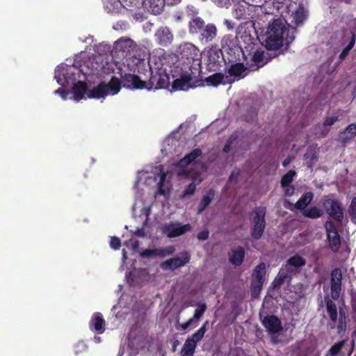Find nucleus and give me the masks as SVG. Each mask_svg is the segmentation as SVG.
Returning <instances> with one entry per match:
<instances>
[{
    "mask_svg": "<svg viewBox=\"0 0 356 356\" xmlns=\"http://www.w3.org/2000/svg\"><path fill=\"white\" fill-rule=\"evenodd\" d=\"M289 29L281 19H275L269 24L265 34L264 44L268 50H278L286 45V50L293 41V35L289 36Z\"/></svg>",
    "mask_w": 356,
    "mask_h": 356,
    "instance_id": "f257e3e1",
    "label": "nucleus"
},
{
    "mask_svg": "<svg viewBox=\"0 0 356 356\" xmlns=\"http://www.w3.org/2000/svg\"><path fill=\"white\" fill-rule=\"evenodd\" d=\"M179 53L181 58L188 60L186 68L194 70V74L201 73L202 54L199 49L191 42H184L179 45Z\"/></svg>",
    "mask_w": 356,
    "mask_h": 356,
    "instance_id": "f03ea898",
    "label": "nucleus"
},
{
    "mask_svg": "<svg viewBox=\"0 0 356 356\" xmlns=\"http://www.w3.org/2000/svg\"><path fill=\"white\" fill-rule=\"evenodd\" d=\"M121 90L120 79L113 76L109 82L101 81L97 86L92 88L88 93L90 99L105 98L108 95H115Z\"/></svg>",
    "mask_w": 356,
    "mask_h": 356,
    "instance_id": "7ed1b4c3",
    "label": "nucleus"
},
{
    "mask_svg": "<svg viewBox=\"0 0 356 356\" xmlns=\"http://www.w3.org/2000/svg\"><path fill=\"white\" fill-rule=\"evenodd\" d=\"M324 300L326 304V312L330 319L328 326L331 329L334 328L337 321H338L337 325V332L338 334L344 333L346 330L345 312L340 309L338 318V312L336 303L332 300L330 299L327 296H325Z\"/></svg>",
    "mask_w": 356,
    "mask_h": 356,
    "instance_id": "20e7f679",
    "label": "nucleus"
},
{
    "mask_svg": "<svg viewBox=\"0 0 356 356\" xmlns=\"http://www.w3.org/2000/svg\"><path fill=\"white\" fill-rule=\"evenodd\" d=\"M266 213V207L264 206L256 207L251 215V223L252 227L251 228V236L254 240H259L264 234V230L266 227L265 220Z\"/></svg>",
    "mask_w": 356,
    "mask_h": 356,
    "instance_id": "39448f33",
    "label": "nucleus"
},
{
    "mask_svg": "<svg viewBox=\"0 0 356 356\" xmlns=\"http://www.w3.org/2000/svg\"><path fill=\"white\" fill-rule=\"evenodd\" d=\"M321 204L326 213L332 218L339 223L343 222L344 213L342 204L333 195H325L321 200Z\"/></svg>",
    "mask_w": 356,
    "mask_h": 356,
    "instance_id": "423d86ee",
    "label": "nucleus"
},
{
    "mask_svg": "<svg viewBox=\"0 0 356 356\" xmlns=\"http://www.w3.org/2000/svg\"><path fill=\"white\" fill-rule=\"evenodd\" d=\"M200 74H194V70L190 68H186L180 74V77L174 80L172 84V90H188L191 88L196 86L195 83L191 81L197 78Z\"/></svg>",
    "mask_w": 356,
    "mask_h": 356,
    "instance_id": "0eeeda50",
    "label": "nucleus"
},
{
    "mask_svg": "<svg viewBox=\"0 0 356 356\" xmlns=\"http://www.w3.org/2000/svg\"><path fill=\"white\" fill-rule=\"evenodd\" d=\"M265 275L266 264L264 262H261L255 267L252 273L251 283L252 296L256 297L260 293L264 285Z\"/></svg>",
    "mask_w": 356,
    "mask_h": 356,
    "instance_id": "6e6552de",
    "label": "nucleus"
},
{
    "mask_svg": "<svg viewBox=\"0 0 356 356\" xmlns=\"http://www.w3.org/2000/svg\"><path fill=\"white\" fill-rule=\"evenodd\" d=\"M325 228L330 248L334 252H336L339 250L341 245V237L338 229L334 223L331 220H327L325 222Z\"/></svg>",
    "mask_w": 356,
    "mask_h": 356,
    "instance_id": "1a4fd4ad",
    "label": "nucleus"
},
{
    "mask_svg": "<svg viewBox=\"0 0 356 356\" xmlns=\"http://www.w3.org/2000/svg\"><path fill=\"white\" fill-rule=\"evenodd\" d=\"M224 62V54L221 49L211 47L207 51V67L210 71H218Z\"/></svg>",
    "mask_w": 356,
    "mask_h": 356,
    "instance_id": "9d476101",
    "label": "nucleus"
},
{
    "mask_svg": "<svg viewBox=\"0 0 356 356\" xmlns=\"http://www.w3.org/2000/svg\"><path fill=\"white\" fill-rule=\"evenodd\" d=\"M181 257H175L162 262L161 267L163 270H175L187 264L191 259V254L187 251H184L180 254Z\"/></svg>",
    "mask_w": 356,
    "mask_h": 356,
    "instance_id": "9b49d317",
    "label": "nucleus"
},
{
    "mask_svg": "<svg viewBox=\"0 0 356 356\" xmlns=\"http://www.w3.org/2000/svg\"><path fill=\"white\" fill-rule=\"evenodd\" d=\"M306 260L299 254L289 258L282 267L291 277L300 272V268L305 266Z\"/></svg>",
    "mask_w": 356,
    "mask_h": 356,
    "instance_id": "f8f14e48",
    "label": "nucleus"
},
{
    "mask_svg": "<svg viewBox=\"0 0 356 356\" xmlns=\"http://www.w3.org/2000/svg\"><path fill=\"white\" fill-rule=\"evenodd\" d=\"M217 33L216 26L213 23H208L196 35H197V38L201 44H207L215 40Z\"/></svg>",
    "mask_w": 356,
    "mask_h": 356,
    "instance_id": "ddd939ff",
    "label": "nucleus"
},
{
    "mask_svg": "<svg viewBox=\"0 0 356 356\" xmlns=\"http://www.w3.org/2000/svg\"><path fill=\"white\" fill-rule=\"evenodd\" d=\"M121 86L127 88L143 89L146 87V81H142L138 75L125 73L121 75Z\"/></svg>",
    "mask_w": 356,
    "mask_h": 356,
    "instance_id": "4468645a",
    "label": "nucleus"
},
{
    "mask_svg": "<svg viewBox=\"0 0 356 356\" xmlns=\"http://www.w3.org/2000/svg\"><path fill=\"white\" fill-rule=\"evenodd\" d=\"M154 39L159 46L167 47L172 44L174 35L168 27L161 26L156 31Z\"/></svg>",
    "mask_w": 356,
    "mask_h": 356,
    "instance_id": "2eb2a0df",
    "label": "nucleus"
},
{
    "mask_svg": "<svg viewBox=\"0 0 356 356\" xmlns=\"http://www.w3.org/2000/svg\"><path fill=\"white\" fill-rule=\"evenodd\" d=\"M191 229L192 227L189 223L181 225L178 222H172L164 227L163 232L168 237L175 238L184 234L187 232L191 231Z\"/></svg>",
    "mask_w": 356,
    "mask_h": 356,
    "instance_id": "dca6fc26",
    "label": "nucleus"
},
{
    "mask_svg": "<svg viewBox=\"0 0 356 356\" xmlns=\"http://www.w3.org/2000/svg\"><path fill=\"white\" fill-rule=\"evenodd\" d=\"M263 326L270 334L279 333L282 330L280 319L275 315H267L261 321Z\"/></svg>",
    "mask_w": 356,
    "mask_h": 356,
    "instance_id": "f3484780",
    "label": "nucleus"
},
{
    "mask_svg": "<svg viewBox=\"0 0 356 356\" xmlns=\"http://www.w3.org/2000/svg\"><path fill=\"white\" fill-rule=\"evenodd\" d=\"M175 251L173 245H169L161 249H145L140 252V256L143 258L159 257L163 258L165 257L172 254Z\"/></svg>",
    "mask_w": 356,
    "mask_h": 356,
    "instance_id": "a211bd4d",
    "label": "nucleus"
},
{
    "mask_svg": "<svg viewBox=\"0 0 356 356\" xmlns=\"http://www.w3.org/2000/svg\"><path fill=\"white\" fill-rule=\"evenodd\" d=\"M225 52L224 62L225 64L239 62L241 54H244L243 48L236 45L225 48Z\"/></svg>",
    "mask_w": 356,
    "mask_h": 356,
    "instance_id": "6ab92c4d",
    "label": "nucleus"
},
{
    "mask_svg": "<svg viewBox=\"0 0 356 356\" xmlns=\"http://www.w3.org/2000/svg\"><path fill=\"white\" fill-rule=\"evenodd\" d=\"M188 15H191L188 22V31L191 34L196 35L207 24L202 17L197 16L196 10L193 11V13H188Z\"/></svg>",
    "mask_w": 356,
    "mask_h": 356,
    "instance_id": "aec40b11",
    "label": "nucleus"
},
{
    "mask_svg": "<svg viewBox=\"0 0 356 356\" xmlns=\"http://www.w3.org/2000/svg\"><path fill=\"white\" fill-rule=\"evenodd\" d=\"M230 66L227 70V72L230 76H234L236 79L240 80L244 78L247 74V67L243 63L236 62L229 64Z\"/></svg>",
    "mask_w": 356,
    "mask_h": 356,
    "instance_id": "412c9836",
    "label": "nucleus"
},
{
    "mask_svg": "<svg viewBox=\"0 0 356 356\" xmlns=\"http://www.w3.org/2000/svg\"><path fill=\"white\" fill-rule=\"evenodd\" d=\"M134 41L127 38H121L114 44L115 51L122 52V55L125 54L126 56L134 50Z\"/></svg>",
    "mask_w": 356,
    "mask_h": 356,
    "instance_id": "4be33fe9",
    "label": "nucleus"
},
{
    "mask_svg": "<svg viewBox=\"0 0 356 356\" xmlns=\"http://www.w3.org/2000/svg\"><path fill=\"white\" fill-rule=\"evenodd\" d=\"M165 2L168 4L177 3L176 1L168 2V0H146V7L151 13L159 15L163 11Z\"/></svg>",
    "mask_w": 356,
    "mask_h": 356,
    "instance_id": "5701e85b",
    "label": "nucleus"
},
{
    "mask_svg": "<svg viewBox=\"0 0 356 356\" xmlns=\"http://www.w3.org/2000/svg\"><path fill=\"white\" fill-rule=\"evenodd\" d=\"M104 325L105 321L102 315L99 312L94 313L89 323L90 330H95L98 334H102L104 332Z\"/></svg>",
    "mask_w": 356,
    "mask_h": 356,
    "instance_id": "b1692460",
    "label": "nucleus"
},
{
    "mask_svg": "<svg viewBox=\"0 0 356 356\" xmlns=\"http://www.w3.org/2000/svg\"><path fill=\"white\" fill-rule=\"evenodd\" d=\"M245 255V250L241 246L232 249L231 252L229 254V261L234 266H238L242 264L244 261Z\"/></svg>",
    "mask_w": 356,
    "mask_h": 356,
    "instance_id": "393cba45",
    "label": "nucleus"
},
{
    "mask_svg": "<svg viewBox=\"0 0 356 356\" xmlns=\"http://www.w3.org/2000/svg\"><path fill=\"white\" fill-rule=\"evenodd\" d=\"M205 81L208 86H218L219 84L232 83V81L229 79L228 76L224 74L216 72L205 79Z\"/></svg>",
    "mask_w": 356,
    "mask_h": 356,
    "instance_id": "a878e982",
    "label": "nucleus"
},
{
    "mask_svg": "<svg viewBox=\"0 0 356 356\" xmlns=\"http://www.w3.org/2000/svg\"><path fill=\"white\" fill-rule=\"evenodd\" d=\"M202 154V151L200 148H195L191 152L186 154L182 159L179 160V164L181 167H186L200 157Z\"/></svg>",
    "mask_w": 356,
    "mask_h": 356,
    "instance_id": "bb28decb",
    "label": "nucleus"
},
{
    "mask_svg": "<svg viewBox=\"0 0 356 356\" xmlns=\"http://www.w3.org/2000/svg\"><path fill=\"white\" fill-rule=\"evenodd\" d=\"M87 90L88 86L86 83L81 81L75 83L72 88V93L74 95V98L76 101L83 99Z\"/></svg>",
    "mask_w": 356,
    "mask_h": 356,
    "instance_id": "cd10ccee",
    "label": "nucleus"
},
{
    "mask_svg": "<svg viewBox=\"0 0 356 356\" xmlns=\"http://www.w3.org/2000/svg\"><path fill=\"white\" fill-rule=\"evenodd\" d=\"M356 136V124H349L344 131L340 132L339 140L343 143H346Z\"/></svg>",
    "mask_w": 356,
    "mask_h": 356,
    "instance_id": "c85d7f7f",
    "label": "nucleus"
},
{
    "mask_svg": "<svg viewBox=\"0 0 356 356\" xmlns=\"http://www.w3.org/2000/svg\"><path fill=\"white\" fill-rule=\"evenodd\" d=\"M215 197V191L213 189H210L207 191L206 194H204L202 196V200H200L198 208H197V213H202L211 204L212 200H213Z\"/></svg>",
    "mask_w": 356,
    "mask_h": 356,
    "instance_id": "c756f323",
    "label": "nucleus"
},
{
    "mask_svg": "<svg viewBox=\"0 0 356 356\" xmlns=\"http://www.w3.org/2000/svg\"><path fill=\"white\" fill-rule=\"evenodd\" d=\"M251 60L255 63L257 67H261L269 60L265 56L264 51L261 49H257L252 52Z\"/></svg>",
    "mask_w": 356,
    "mask_h": 356,
    "instance_id": "7c9ffc66",
    "label": "nucleus"
},
{
    "mask_svg": "<svg viewBox=\"0 0 356 356\" xmlns=\"http://www.w3.org/2000/svg\"><path fill=\"white\" fill-rule=\"evenodd\" d=\"M314 194L312 192L305 193L295 204L297 209L302 210L309 205L313 200Z\"/></svg>",
    "mask_w": 356,
    "mask_h": 356,
    "instance_id": "2f4dec72",
    "label": "nucleus"
},
{
    "mask_svg": "<svg viewBox=\"0 0 356 356\" xmlns=\"http://www.w3.org/2000/svg\"><path fill=\"white\" fill-rule=\"evenodd\" d=\"M157 83L154 86V90L167 88L170 84V77L168 74L160 69L159 71Z\"/></svg>",
    "mask_w": 356,
    "mask_h": 356,
    "instance_id": "473e14b6",
    "label": "nucleus"
},
{
    "mask_svg": "<svg viewBox=\"0 0 356 356\" xmlns=\"http://www.w3.org/2000/svg\"><path fill=\"white\" fill-rule=\"evenodd\" d=\"M291 277L284 270L281 268L277 275L274 279L272 282V286L273 289L280 288L281 285L284 284V282L289 280H291Z\"/></svg>",
    "mask_w": 356,
    "mask_h": 356,
    "instance_id": "72a5a7b5",
    "label": "nucleus"
},
{
    "mask_svg": "<svg viewBox=\"0 0 356 356\" xmlns=\"http://www.w3.org/2000/svg\"><path fill=\"white\" fill-rule=\"evenodd\" d=\"M197 345L187 339L181 350V356H193Z\"/></svg>",
    "mask_w": 356,
    "mask_h": 356,
    "instance_id": "f704fd0d",
    "label": "nucleus"
},
{
    "mask_svg": "<svg viewBox=\"0 0 356 356\" xmlns=\"http://www.w3.org/2000/svg\"><path fill=\"white\" fill-rule=\"evenodd\" d=\"M209 321H206L202 327L197 330L190 338H188L189 340L193 341L195 344L197 345V343L202 340V339L204 337V334L207 330V327L209 326Z\"/></svg>",
    "mask_w": 356,
    "mask_h": 356,
    "instance_id": "c9c22d12",
    "label": "nucleus"
},
{
    "mask_svg": "<svg viewBox=\"0 0 356 356\" xmlns=\"http://www.w3.org/2000/svg\"><path fill=\"white\" fill-rule=\"evenodd\" d=\"M323 211L316 207H312L303 212V216L305 217L312 219L320 218L323 216Z\"/></svg>",
    "mask_w": 356,
    "mask_h": 356,
    "instance_id": "e433bc0d",
    "label": "nucleus"
},
{
    "mask_svg": "<svg viewBox=\"0 0 356 356\" xmlns=\"http://www.w3.org/2000/svg\"><path fill=\"white\" fill-rule=\"evenodd\" d=\"M296 175V172L293 170H289L286 174H284L281 178V186L282 188H285L286 186L291 185L293 181V177Z\"/></svg>",
    "mask_w": 356,
    "mask_h": 356,
    "instance_id": "4c0bfd02",
    "label": "nucleus"
},
{
    "mask_svg": "<svg viewBox=\"0 0 356 356\" xmlns=\"http://www.w3.org/2000/svg\"><path fill=\"white\" fill-rule=\"evenodd\" d=\"M307 18V14L303 8L298 9L293 14V20L296 26H300Z\"/></svg>",
    "mask_w": 356,
    "mask_h": 356,
    "instance_id": "58836bf2",
    "label": "nucleus"
},
{
    "mask_svg": "<svg viewBox=\"0 0 356 356\" xmlns=\"http://www.w3.org/2000/svg\"><path fill=\"white\" fill-rule=\"evenodd\" d=\"M355 40H356V38H355V34L353 33H351L350 41L349 42L348 44L343 49V51L339 54V58L340 60L345 59V58L348 56L350 51L353 48V47L355 44Z\"/></svg>",
    "mask_w": 356,
    "mask_h": 356,
    "instance_id": "ea45409f",
    "label": "nucleus"
},
{
    "mask_svg": "<svg viewBox=\"0 0 356 356\" xmlns=\"http://www.w3.org/2000/svg\"><path fill=\"white\" fill-rule=\"evenodd\" d=\"M148 66L151 76L148 80V82H146V87L145 88H147L148 90H154V86H156V83H157L159 72L156 74H154L149 64H148Z\"/></svg>",
    "mask_w": 356,
    "mask_h": 356,
    "instance_id": "a19ab883",
    "label": "nucleus"
},
{
    "mask_svg": "<svg viewBox=\"0 0 356 356\" xmlns=\"http://www.w3.org/2000/svg\"><path fill=\"white\" fill-rule=\"evenodd\" d=\"M234 15L237 19H247L246 7L242 5L237 6L234 11Z\"/></svg>",
    "mask_w": 356,
    "mask_h": 356,
    "instance_id": "79ce46f5",
    "label": "nucleus"
},
{
    "mask_svg": "<svg viewBox=\"0 0 356 356\" xmlns=\"http://www.w3.org/2000/svg\"><path fill=\"white\" fill-rule=\"evenodd\" d=\"M331 297L333 300H337L339 298L341 291V283L331 282Z\"/></svg>",
    "mask_w": 356,
    "mask_h": 356,
    "instance_id": "37998d69",
    "label": "nucleus"
},
{
    "mask_svg": "<svg viewBox=\"0 0 356 356\" xmlns=\"http://www.w3.org/2000/svg\"><path fill=\"white\" fill-rule=\"evenodd\" d=\"M348 215L353 223L356 224V197H354L348 209Z\"/></svg>",
    "mask_w": 356,
    "mask_h": 356,
    "instance_id": "c03bdc74",
    "label": "nucleus"
},
{
    "mask_svg": "<svg viewBox=\"0 0 356 356\" xmlns=\"http://www.w3.org/2000/svg\"><path fill=\"white\" fill-rule=\"evenodd\" d=\"M346 343V340H341L340 341H338L335 343L334 345L331 346V348L329 350V353L331 356H336L339 354V353L341 351V350L344 346V344Z\"/></svg>",
    "mask_w": 356,
    "mask_h": 356,
    "instance_id": "a18cd8bd",
    "label": "nucleus"
},
{
    "mask_svg": "<svg viewBox=\"0 0 356 356\" xmlns=\"http://www.w3.org/2000/svg\"><path fill=\"white\" fill-rule=\"evenodd\" d=\"M207 309V305L205 303H202L198 306V307L195 310V314L191 319L193 321H198L204 314Z\"/></svg>",
    "mask_w": 356,
    "mask_h": 356,
    "instance_id": "49530a36",
    "label": "nucleus"
},
{
    "mask_svg": "<svg viewBox=\"0 0 356 356\" xmlns=\"http://www.w3.org/2000/svg\"><path fill=\"white\" fill-rule=\"evenodd\" d=\"M342 273L339 268H334L331 272V282L335 283H341Z\"/></svg>",
    "mask_w": 356,
    "mask_h": 356,
    "instance_id": "de8ad7c7",
    "label": "nucleus"
},
{
    "mask_svg": "<svg viewBox=\"0 0 356 356\" xmlns=\"http://www.w3.org/2000/svg\"><path fill=\"white\" fill-rule=\"evenodd\" d=\"M196 190V185L194 182L190 183L184 189L182 193V197H185L193 195Z\"/></svg>",
    "mask_w": 356,
    "mask_h": 356,
    "instance_id": "09e8293b",
    "label": "nucleus"
},
{
    "mask_svg": "<svg viewBox=\"0 0 356 356\" xmlns=\"http://www.w3.org/2000/svg\"><path fill=\"white\" fill-rule=\"evenodd\" d=\"M166 179V174L165 172H161L160 180L158 183V193L160 195H165V190L163 188L164 182Z\"/></svg>",
    "mask_w": 356,
    "mask_h": 356,
    "instance_id": "8fccbe9b",
    "label": "nucleus"
},
{
    "mask_svg": "<svg viewBox=\"0 0 356 356\" xmlns=\"http://www.w3.org/2000/svg\"><path fill=\"white\" fill-rule=\"evenodd\" d=\"M87 348L88 347L84 342L79 341L74 346V353L76 355H79L81 353L86 351Z\"/></svg>",
    "mask_w": 356,
    "mask_h": 356,
    "instance_id": "3c124183",
    "label": "nucleus"
},
{
    "mask_svg": "<svg viewBox=\"0 0 356 356\" xmlns=\"http://www.w3.org/2000/svg\"><path fill=\"white\" fill-rule=\"evenodd\" d=\"M110 246L114 250L120 249L121 246V241L116 236H112L111 238Z\"/></svg>",
    "mask_w": 356,
    "mask_h": 356,
    "instance_id": "603ef678",
    "label": "nucleus"
},
{
    "mask_svg": "<svg viewBox=\"0 0 356 356\" xmlns=\"http://www.w3.org/2000/svg\"><path fill=\"white\" fill-rule=\"evenodd\" d=\"M122 5L124 8H134L138 7V1L137 0H121Z\"/></svg>",
    "mask_w": 356,
    "mask_h": 356,
    "instance_id": "864d4df0",
    "label": "nucleus"
},
{
    "mask_svg": "<svg viewBox=\"0 0 356 356\" xmlns=\"http://www.w3.org/2000/svg\"><path fill=\"white\" fill-rule=\"evenodd\" d=\"M339 120L338 116L327 117L323 122L324 127H328L334 124Z\"/></svg>",
    "mask_w": 356,
    "mask_h": 356,
    "instance_id": "5fc2aeb1",
    "label": "nucleus"
},
{
    "mask_svg": "<svg viewBox=\"0 0 356 356\" xmlns=\"http://www.w3.org/2000/svg\"><path fill=\"white\" fill-rule=\"evenodd\" d=\"M209 232L207 229L203 230L197 234V238L199 241H206L209 238Z\"/></svg>",
    "mask_w": 356,
    "mask_h": 356,
    "instance_id": "6e6d98bb",
    "label": "nucleus"
},
{
    "mask_svg": "<svg viewBox=\"0 0 356 356\" xmlns=\"http://www.w3.org/2000/svg\"><path fill=\"white\" fill-rule=\"evenodd\" d=\"M313 350L312 347H307L299 352V356H309Z\"/></svg>",
    "mask_w": 356,
    "mask_h": 356,
    "instance_id": "4d7b16f0",
    "label": "nucleus"
},
{
    "mask_svg": "<svg viewBox=\"0 0 356 356\" xmlns=\"http://www.w3.org/2000/svg\"><path fill=\"white\" fill-rule=\"evenodd\" d=\"M284 188V194L286 196H291L295 191V187L293 185H289Z\"/></svg>",
    "mask_w": 356,
    "mask_h": 356,
    "instance_id": "13d9d810",
    "label": "nucleus"
},
{
    "mask_svg": "<svg viewBox=\"0 0 356 356\" xmlns=\"http://www.w3.org/2000/svg\"><path fill=\"white\" fill-rule=\"evenodd\" d=\"M56 94H58L61 97L65 100L67 98L68 92L63 88H59L55 91Z\"/></svg>",
    "mask_w": 356,
    "mask_h": 356,
    "instance_id": "bf43d9fd",
    "label": "nucleus"
},
{
    "mask_svg": "<svg viewBox=\"0 0 356 356\" xmlns=\"http://www.w3.org/2000/svg\"><path fill=\"white\" fill-rule=\"evenodd\" d=\"M240 174H241L240 170L237 169V170H233L229 177V181L236 180L238 178V177L240 176Z\"/></svg>",
    "mask_w": 356,
    "mask_h": 356,
    "instance_id": "052dcab7",
    "label": "nucleus"
},
{
    "mask_svg": "<svg viewBox=\"0 0 356 356\" xmlns=\"http://www.w3.org/2000/svg\"><path fill=\"white\" fill-rule=\"evenodd\" d=\"M232 143H233V140L229 138L222 149L223 152L228 153L230 151Z\"/></svg>",
    "mask_w": 356,
    "mask_h": 356,
    "instance_id": "680f3d73",
    "label": "nucleus"
},
{
    "mask_svg": "<svg viewBox=\"0 0 356 356\" xmlns=\"http://www.w3.org/2000/svg\"><path fill=\"white\" fill-rule=\"evenodd\" d=\"M193 319L190 318L186 322L181 324L180 326L183 330H185L193 323Z\"/></svg>",
    "mask_w": 356,
    "mask_h": 356,
    "instance_id": "e2e57ef3",
    "label": "nucleus"
},
{
    "mask_svg": "<svg viewBox=\"0 0 356 356\" xmlns=\"http://www.w3.org/2000/svg\"><path fill=\"white\" fill-rule=\"evenodd\" d=\"M135 234L138 236H140V237H143L145 236V231L143 228H140V229H138L136 232H135Z\"/></svg>",
    "mask_w": 356,
    "mask_h": 356,
    "instance_id": "0e129e2a",
    "label": "nucleus"
},
{
    "mask_svg": "<svg viewBox=\"0 0 356 356\" xmlns=\"http://www.w3.org/2000/svg\"><path fill=\"white\" fill-rule=\"evenodd\" d=\"M291 157H290V156H288V157H286V158L283 161V162H282V165H283L284 167H286L287 165H289V163H291Z\"/></svg>",
    "mask_w": 356,
    "mask_h": 356,
    "instance_id": "69168bd1",
    "label": "nucleus"
},
{
    "mask_svg": "<svg viewBox=\"0 0 356 356\" xmlns=\"http://www.w3.org/2000/svg\"><path fill=\"white\" fill-rule=\"evenodd\" d=\"M179 341L178 340L174 341L172 346V351L175 352L177 350V347L179 345Z\"/></svg>",
    "mask_w": 356,
    "mask_h": 356,
    "instance_id": "338daca9",
    "label": "nucleus"
},
{
    "mask_svg": "<svg viewBox=\"0 0 356 356\" xmlns=\"http://www.w3.org/2000/svg\"><path fill=\"white\" fill-rule=\"evenodd\" d=\"M225 24H226V25H227V26L228 27V29H233V26L231 25V23H230V22H229V20L226 19V20L225 21Z\"/></svg>",
    "mask_w": 356,
    "mask_h": 356,
    "instance_id": "774afa93",
    "label": "nucleus"
}]
</instances>
